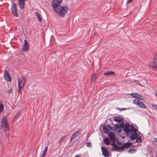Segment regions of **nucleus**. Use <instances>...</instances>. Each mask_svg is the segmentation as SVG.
<instances>
[{
    "label": "nucleus",
    "instance_id": "26",
    "mask_svg": "<svg viewBox=\"0 0 157 157\" xmlns=\"http://www.w3.org/2000/svg\"><path fill=\"white\" fill-rule=\"evenodd\" d=\"M142 140V139L140 136H139L136 140V142L139 143Z\"/></svg>",
    "mask_w": 157,
    "mask_h": 157
},
{
    "label": "nucleus",
    "instance_id": "9",
    "mask_svg": "<svg viewBox=\"0 0 157 157\" xmlns=\"http://www.w3.org/2000/svg\"><path fill=\"white\" fill-rule=\"evenodd\" d=\"M102 129L105 133H106L107 131L111 132V131L113 130L112 127L109 125H107L106 126L103 125L102 127Z\"/></svg>",
    "mask_w": 157,
    "mask_h": 157
},
{
    "label": "nucleus",
    "instance_id": "20",
    "mask_svg": "<svg viewBox=\"0 0 157 157\" xmlns=\"http://www.w3.org/2000/svg\"><path fill=\"white\" fill-rule=\"evenodd\" d=\"M114 72L113 71H106L104 73V75H106V76H108L110 75H113L114 74Z\"/></svg>",
    "mask_w": 157,
    "mask_h": 157
},
{
    "label": "nucleus",
    "instance_id": "8",
    "mask_svg": "<svg viewBox=\"0 0 157 157\" xmlns=\"http://www.w3.org/2000/svg\"><path fill=\"white\" fill-rule=\"evenodd\" d=\"M18 86L24 87L25 83V79L22 77H20L18 78Z\"/></svg>",
    "mask_w": 157,
    "mask_h": 157
},
{
    "label": "nucleus",
    "instance_id": "1",
    "mask_svg": "<svg viewBox=\"0 0 157 157\" xmlns=\"http://www.w3.org/2000/svg\"><path fill=\"white\" fill-rule=\"evenodd\" d=\"M123 129L128 135H131L130 139L132 140L136 139L138 136V134L136 133V129L133 125H129L128 123H126Z\"/></svg>",
    "mask_w": 157,
    "mask_h": 157
},
{
    "label": "nucleus",
    "instance_id": "6",
    "mask_svg": "<svg viewBox=\"0 0 157 157\" xmlns=\"http://www.w3.org/2000/svg\"><path fill=\"white\" fill-rule=\"evenodd\" d=\"M62 0H53L52 4V6L53 7V10L58 8L60 6V4L61 3Z\"/></svg>",
    "mask_w": 157,
    "mask_h": 157
},
{
    "label": "nucleus",
    "instance_id": "19",
    "mask_svg": "<svg viewBox=\"0 0 157 157\" xmlns=\"http://www.w3.org/2000/svg\"><path fill=\"white\" fill-rule=\"evenodd\" d=\"M136 99H139V100H144V98L143 96L140 95V94L136 93Z\"/></svg>",
    "mask_w": 157,
    "mask_h": 157
},
{
    "label": "nucleus",
    "instance_id": "35",
    "mask_svg": "<svg viewBox=\"0 0 157 157\" xmlns=\"http://www.w3.org/2000/svg\"><path fill=\"white\" fill-rule=\"evenodd\" d=\"M134 81L135 82H138V84L140 86H143V87L144 86L143 85H141V84H140V83L139 82V81H136V80H135Z\"/></svg>",
    "mask_w": 157,
    "mask_h": 157
},
{
    "label": "nucleus",
    "instance_id": "15",
    "mask_svg": "<svg viewBox=\"0 0 157 157\" xmlns=\"http://www.w3.org/2000/svg\"><path fill=\"white\" fill-rule=\"evenodd\" d=\"M26 0H18V2L20 8L21 9H23L25 7L24 2Z\"/></svg>",
    "mask_w": 157,
    "mask_h": 157
},
{
    "label": "nucleus",
    "instance_id": "4",
    "mask_svg": "<svg viewBox=\"0 0 157 157\" xmlns=\"http://www.w3.org/2000/svg\"><path fill=\"white\" fill-rule=\"evenodd\" d=\"M141 100H142L135 99L133 100L132 103L136 105L138 107L145 109L146 108L145 105Z\"/></svg>",
    "mask_w": 157,
    "mask_h": 157
},
{
    "label": "nucleus",
    "instance_id": "14",
    "mask_svg": "<svg viewBox=\"0 0 157 157\" xmlns=\"http://www.w3.org/2000/svg\"><path fill=\"white\" fill-rule=\"evenodd\" d=\"M108 135H109V138L112 141H115V136L114 134L111 132L110 131H107V133Z\"/></svg>",
    "mask_w": 157,
    "mask_h": 157
},
{
    "label": "nucleus",
    "instance_id": "27",
    "mask_svg": "<svg viewBox=\"0 0 157 157\" xmlns=\"http://www.w3.org/2000/svg\"><path fill=\"white\" fill-rule=\"evenodd\" d=\"M65 136H63L59 140V144H60L61 143L63 142V141L64 139L65 138Z\"/></svg>",
    "mask_w": 157,
    "mask_h": 157
},
{
    "label": "nucleus",
    "instance_id": "10",
    "mask_svg": "<svg viewBox=\"0 0 157 157\" xmlns=\"http://www.w3.org/2000/svg\"><path fill=\"white\" fill-rule=\"evenodd\" d=\"M101 149L103 155L105 157H109V154L107 149L103 147H101Z\"/></svg>",
    "mask_w": 157,
    "mask_h": 157
},
{
    "label": "nucleus",
    "instance_id": "24",
    "mask_svg": "<svg viewBox=\"0 0 157 157\" xmlns=\"http://www.w3.org/2000/svg\"><path fill=\"white\" fill-rule=\"evenodd\" d=\"M136 149H133L131 150H129L128 151V152L129 153L133 154L136 151Z\"/></svg>",
    "mask_w": 157,
    "mask_h": 157
},
{
    "label": "nucleus",
    "instance_id": "22",
    "mask_svg": "<svg viewBox=\"0 0 157 157\" xmlns=\"http://www.w3.org/2000/svg\"><path fill=\"white\" fill-rule=\"evenodd\" d=\"M114 120L118 122L121 121L122 120V119L120 117H114Z\"/></svg>",
    "mask_w": 157,
    "mask_h": 157
},
{
    "label": "nucleus",
    "instance_id": "30",
    "mask_svg": "<svg viewBox=\"0 0 157 157\" xmlns=\"http://www.w3.org/2000/svg\"><path fill=\"white\" fill-rule=\"evenodd\" d=\"M23 87L18 86V93H19L21 92V90L22 89Z\"/></svg>",
    "mask_w": 157,
    "mask_h": 157
},
{
    "label": "nucleus",
    "instance_id": "7",
    "mask_svg": "<svg viewBox=\"0 0 157 157\" xmlns=\"http://www.w3.org/2000/svg\"><path fill=\"white\" fill-rule=\"evenodd\" d=\"M16 5L14 2H13L12 4L11 10L13 15L15 17H17L18 16L16 9Z\"/></svg>",
    "mask_w": 157,
    "mask_h": 157
},
{
    "label": "nucleus",
    "instance_id": "13",
    "mask_svg": "<svg viewBox=\"0 0 157 157\" xmlns=\"http://www.w3.org/2000/svg\"><path fill=\"white\" fill-rule=\"evenodd\" d=\"M152 67L157 69V55L154 56L153 60Z\"/></svg>",
    "mask_w": 157,
    "mask_h": 157
},
{
    "label": "nucleus",
    "instance_id": "23",
    "mask_svg": "<svg viewBox=\"0 0 157 157\" xmlns=\"http://www.w3.org/2000/svg\"><path fill=\"white\" fill-rule=\"evenodd\" d=\"M48 147H45V149L44 151L43 154V155L41 157H44L45 155L46 154V153L48 151Z\"/></svg>",
    "mask_w": 157,
    "mask_h": 157
},
{
    "label": "nucleus",
    "instance_id": "16",
    "mask_svg": "<svg viewBox=\"0 0 157 157\" xmlns=\"http://www.w3.org/2000/svg\"><path fill=\"white\" fill-rule=\"evenodd\" d=\"M80 130H78L75 132L71 137V139H70V142H71L72 140L74 138H75L76 137H77L79 134L80 133Z\"/></svg>",
    "mask_w": 157,
    "mask_h": 157
},
{
    "label": "nucleus",
    "instance_id": "29",
    "mask_svg": "<svg viewBox=\"0 0 157 157\" xmlns=\"http://www.w3.org/2000/svg\"><path fill=\"white\" fill-rule=\"evenodd\" d=\"M114 131L115 132H121V129L119 128L116 127L114 129Z\"/></svg>",
    "mask_w": 157,
    "mask_h": 157
},
{
    "label": "nucleus",
    "instance_id": "11",
    "mask_svg": "<svg viewBox=\"0 0 157 157\" xmlns=\"http://www.w3.org/2000/svg\"><path fill=\"white\" fill-rule=\"evenodd\" d=\"M4 76L5 79L8 82H10L11 81V78L9 75L8 72L6 70H5Z\"/></svg>",
    "mask_w": 157,
    "mask_h": 157
},
{
    "label": "nucleus",
    "instance_id": "33",
    "mask_svg": "<svg viewBox=\"0 0 157 157\" xmlns=\"http://www.w3.org/2000/svg\"><path fill=\"white\" fill-rule=\"evenodd\" d=\"M152 106H153V107L155 109H156V110H157V105H155V104H153L152 105Z\"/></svg>",
    "mask_w": 157,
    "mask_h": 157
},
{
    "label": "nucleus",
    "instance_id": "17",
    "mask_svg": "<svg viewBox=\"0 0 157 157\" xmlns=\"http://www.w3.org/2000/svg\"><path fill=\"white\" fill-rule=\"evenodd\" d=\"M97 79V75L95 73H93L91 76V80L90 83L94 82Z\"/></svg>",
    "mask_w": 157,
    "mask_h": 157
},
{
    "label": "nucleus",
    "instance_id": "38",
    "mask_svg": "<svg viewBox=\"0 0 157 157\" xmlns=\"http://www.w3.org/2000/svg\"><path fill=\"white\" fill-rule=\"evenodd\" d=\"M132 1V0H128V2L129 3H131Z\"/></svg>",
    "mask_w": 157,
    "mask_h": 157
},
{
    "label": "nucleus",
    "instance_id": "21",
    "mask_svg": "<svg viewBox=\"0 0 157 157\" xmlns=\"http://www.w3.org/2000/svg\"><path fill=\"white\" fill-rule=\"evenodd\" d=\"M104 143L107 145H109L110 144V142L109 139L107 138H105L104 139Z\"/></svg>",
    "mask_w": 157,
    "mask_h": 157
},
{
    "label": "nucleus",
    "instance_id": "31",
    "mask_svg": "<svg viewBox=\"0 0 157 157\" xmlns=\"http://www.w3.org/2000/svg\"><path fill=\"white\" fill-rule=\"evenodd\" d=\"M12 89H10L7 91V93L9 94H10L12 92Z\"/></svg>",
    "mask_w": 157,
    "mask_h": 157
},
{
    "label": "nucleus",
    "instance_id": "39",
    "mask_svg": "<svg viewBox=\"0 0 157 157\" xmlns=\"http://www.w3.org/2000/svg\"><path fill=\"white\" fill-rule=\"evenodd\" d=\"M155 95L157 97V91L155 92Z\"/></svg>",
    "mask_w": 157,
    "mask_h": 157
},
{
    "label": "nucleus",
    "instance_id": "28",
    "mask_svg": "<svg viewBox=\"0 0 157 157\" xmlns=\"http://www.w3.org/2000/svg\"><path fill=\"white\" fill-rule=\"evenodd\" d=\"M21 115V113L20 111H19L16 115L15 117V119H16L17 118H18Z\"/></svg>",
    "mask_w": 157,
    "mask_h": 157
},
{
    "label": "nucleus",
    "instance_id": "25",
    "mask_svg": "<svg viewBox=\"0 0 157 157\" xmlns=\"http://www.w3.org/2000/svg\"><path fill=\"white\" fill-rule=\"evenodd\" d=\"M3 110V105L2 103H0V113H2Z\"/></svg>",
    "mask_w": 157,
    "mask_h": 157
},
{
    "label": "nucleus",
    "instance_id": "37",
    "mask_svg": "<svg viewBox=\"0 0 157 157\" xmlns=\"http://www.w3.org/2000/svg\"><path fill=\"white\" fill-rule=\"evenodd\" d=\"M75 157H80V156L79 155H76L75 156Z\"/></svg>",
    "mask_w": 157,
    "mask_h": 157
},
{
    "label": "nucleus",
    "instance_id": "41",
    "mask_svg": "<svg viewBox=\"0 0 157 157\" xmlns=\"http://www.w3.org/2000/svg\"><path fill=\"white\" fill-rule=\"evenodd\" d=\"M123 109L124 110H125V109H124V108H123Z\"/></svg>",
    "mask_w": 157,
    "mask_h": 157
},
{
    "label": "nucleus",
    "instance_id": "18",
    "mask_svg": "<svg viewBox=\"0 0 157 157\" xmlns=\"http://www.w3.org/2000/svg\"><path fill=\"white\" fill-rule=\"evenodd\" d=\"M35 15L37 18L39 22L41 21L42 19L39 14L37 12H36L34 13Z\"/></svg>",
    "mask_w": 157,
    "mask_h": 157
},
{
    "label": "nucleus",
    "instance_id": "34",
    "mask_svg": "<svg viewBox=\"0 0 157 157\" xmlns=\"http://www.w3.org/2000/svg\"><path fill=\"white\" fill-rule=\"evenodd\" d=\"M86 146L89 147L91 145V143L90 142H88L86 144Z\"/></svg>",
    "mask_w": 157,
    "mask_h": 157
},
{
    "label": "nucleus",
    "instance_id": "3",
    "mask_svg": "<svg viewBox=\"0 0 157 157\" xmlns=\"http://www.w3.org/2000/svg\"><path fill=\"white\" fill-rule=\"evenodd\" d=\"M1 128L4 132L8 131L9 129V125L7 121V117L6 116L2 117L1 121Z\"/></svg>",
    "mask_w": 157,
    "mask_h": 157
},
{
    "label": "nucleus",
    "instance_id": "2",
    "mask_svg": "<svg viewBox=\"0 0 157 157\" xmlns=\"http://www.w3.org/2000/svg\"><path fill=\"white\" fill-rule=\"evenodd\" d=\"M68 10V9L67 6H61L53 10L56 14L62 17L65 15Z\"/></svg>",
    "mask_w": 157,
    "mask_h": 157
},
{
    "label": "nucleus",
    "instance_id": "32",
    "mask_svg": "<svg viewBox=\"0 0 157 157\" xmlns=\"http://www.w3.org/2000/svg\"><path fill=\"white\" fill-rule=\"evenodd\" d=\"M136 93H131L130 95L133 97H136Z\"/></svg>",
    "mask_w": 157,
    "mask_h": 157
},
{
    "label": "nucleus",
    "instance_id": "5",
    "mask_svg": "<svg viewBox=\"0 0 157 157\" xmlns=\"http://www.w3.org/2000/svg\"><path fill=\"white\" fill-rule=\"evenodd\" d=\"M131 145V144L129 142H127L124 144L121 147L116 146L114 147L116 151H122L124 149V148H127L129 147Z\"/></svg>",
    "mask_w": 157,
    "mask_h": 157
},
{
    "label": "nucleus",
    "instance_id": "12",
    "mask_svg": "<svg viewBox=\"0 0 157 157\" xmlns=\"http://www.w3.org/2000/svg\"><path fill=\"white\" fill-rule=\"evenodd\" d=\"M29 48V45L27 43V41L25 40L24 41V43L23 45L22 50L23 52H25Z\"/></svg>",
    "mask_w": 157,
    "mask_h": 157
},
{
    "label": "nucleus",
    "instance_id": "40",
    "mask_svg": "<svg viewBox=\"0 0 157 157\" xmlns=\"http://www.w3.org/2000/svg\"><path fill=\"white\" fill-rule=\"evenodd\" d=\"M136 82L137 83V84H138V82Z\"/></svg>",
    "mask_w": 157,
    "mask_h": 157
},
{
    "label": "nucleus",
    "instance_id": "36",
    "mask_svg": "<svg viewBox=\"0 0 157 157\" xmlns=\"http://www.w3.org/2000/svg\"><path fill=\"white\" fill-rule=\"evenodd\" d=\"M155 141L157 143V138H155L154 139Z\"/></svg>",
    "mask_w": 157,
    "mask_h": 157
}]
</instances>
